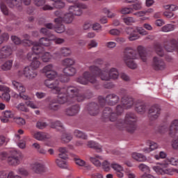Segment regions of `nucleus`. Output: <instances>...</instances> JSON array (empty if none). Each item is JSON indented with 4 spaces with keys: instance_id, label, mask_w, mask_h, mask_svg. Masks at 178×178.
I'll return each mask as SVG.
<instances>
[{
    "instance_id": "obj_16",
    "label": "nucleus",
    "mask_w": 178,
    "mask_h": 178,
    "mask_svg": "<svg viewBox=\"0 0 178 178\" xmlns=\"http://www.w3.org/2000/svg\"><path fill=\"white\" fill-rule=\"evenodd\" d=\"M25 40H22V44L26 47H30V45H40V47H45V38H41L39 40V43L33 42L30 40V35L25 34L24 35Z\"/></svg>"
},
{
    "instance_id": "obj_29",
    "label": "nucleus",
    "mask_w": 178,
    "mask_h": 178,
    "mask_svg": "<svg viewBox=\"0 0 178 178\" xmlns=\"http://www.w3.org/2000/svg\"><path fill=\"white\" fill-rule=\"evenodd\" d=\"M47 126H49L51 129H56V130H63V125L62 124V122L59 121L51 122L47 124H46V127Z\"/></svg>"
},
{
    "instance_id": "obj_3",
    "label": "nucleus",
    "mask_w": 178,
    "mask_h": 178,
    "mask_svg": "<svg viewBox=\"0 0 178 178\" xmlns=\"http://www.w3.org/2000/svg\"><path fill=\"white\" fill-rule=\"evenodd\" d=\"M103 70L99 67L93 65L89 67V71L84 72L82 76L76 79L77 83L87 86L88 83L95 84L97 83V77H100L101 80L109 81L111 79L116 80L119 77V71L115 67H112L108 70L109 64H106Z\"/></svg>"
},
{
    "instance_id": "obj_22",
    "label": "nucleus",
    "mask_w": 178,
    "mask_h": 178,
    "mask_svg": "<svg viewBox=\"0 0 178 178\" xmlns=\"http://www.w3.org/2000/svg\"><path fill=\"white\" fill-rule=\"evenodd\" d=\"M178 134V120H174L170 126L169 136L175 137Z\"/></svg>"
},
{
    "instance_id": "obj_44",
    "label": "nucleus",
    "mask_w": 178,
    "mask_h": 178,
    "mask_svg": "<svg viewBox=\"0 0 178 178\" xmlns=\"http://www.w3.org/2000/svg\"><path fill=\"white\" fill-rule=\"evenodd\" d=\"M123 22L127 26H130L131 24H133V23H136V19L133 18V17H127L123 18Z\"/></svg>"
},
{
    "instance_id": "obj_48",
    "label": "nucleus",
    "mask_w": 178,
    "mask_h": 178,
    "mask_svg": "<svg viewBox=\"0 0 178 178\" xmlns=\"http://www.w3.org/2000/svg\"><path fill=\"white\" fill-rule=\"evenodd\" d=\"M120 12L122 15H129L130 13H133V8L124 7L121 9Z\"/></svg>"
},
{
    "instance_id": "obj_45",
    "label": "nucleus",
    "mask_w": 178,
    "mask_h": 178,
    "mask_svg": "<svg viewBox=\"0 0 178 178\" xmlns=\"http://www.w3.org/2000/svg\"><path fill=\"white\" fill-rule=\"evenodd\" d=\"M155 49L157 55L159 56H163V49H162V46L161 44L157 43L155 44Z\"/></svg>"
},
{
    "instance_id": "obj_40",
    "label": "nucleus",
    "mask_w": 178,
    "mask_h": 178,
    "mask_svg": "<svg viewBox=\"0 0 178 178\" xmlns=\"http://www.w3.org/2000/svg\"><path fill=\"white\" fill-rule=\"evenodd\" d=\"M175 30V25L168 24L161 28V31L163 33H169V31H173Z\"/></svg>"
},
{
    "instance_id": "obj_6",
    "label": "nucleus",
    "mask_w": 178,
    "mask_h": 178,
    "mask_svg": "<svg viewBox=\"0 0 178 178\" xmlns=\"http://www.w3.org/2000/svg\"><path fill=\"white\" fill-rule=\"evenodd\" d=\"M141 59L143 62H147V53L143 46H138L137 51L130 47H127L124 50V60L128 67L136 69L137 64L134 59Z\"/></svg>"
},
{
    "instance_id": "obj_12",
    "label": "nucleus",
    "mask_w": 178,
    "mask_h": 178,
    "mask_svg": "<svg viewBox=\"0 0 178 178\" xmlns=\"http://www.w3.org/2000/svg\"><path fill=\"white\" fill-rule=\"evenodd\" d=\"M7 162L10 166H17L20 165V161L23 159V154L17 150H10V155L7 154Z\"/></svg>"
},
{
    "instance_id": "obj_19",
    "label": "nucleus",
    "mask_w": 178,
    "mask_h": 178,
    "mask_svg": "<svg viewBox=\"0 0 178 178\" xmlns=\"http://www.w3.org/2000/svg\"><path fill=\"white\" fill-rule=\"evenodd\" d=\"M22 3L29 6L31 3V0H9L8 6L9 8H17V9H20V8H22Z\"/></svg>"
},
{
    "instance_id": "obj_52",
    "label": "nucleus",
    "mask_w": 178,
    "mask_h": 178,
    "mask_svg": "<svg viewBox=\"0 0 178 178\" xmlns=\"http://www.w3.org/2000/svg\"><path fill=\"white\" fill-rule=\"evenodd\" d=\"M0 34H1V30H0ZM8 40H9V34L4 33L0 35V45L4 41H8Z\"/></svg>"
},
{
    "instance_id": "obj_58",
    "label": "nucleus",
    "mask_w": 178,
    "mask_h": 178,
    "mask_svg": "<svg viewBox=\"0 0 178 178\" xmlns=\"http://www.w3.org/2000/svg\"><path fill=\"white\" fill-rule=\"evenodd\" d=\"M121 33H122V31L116 29H113L109 31V33L111 35H120Z\"/></svg>"
},
{
    "instance_id": "obj_64",
    "label": "nucleus",
    "mask_w": 178,
    "mask_h": 178,
    "mask_svg": "<svg viewBox=\"0 0 178 178\" xmlns=\"http://www.w3.org/2000/svg\"><path fill=\"white\" fill-rule=\"evenodd\" d=\"M174 137H177V138L172 141V145L174 149H178V134L177 136H175Z\"/></svg>"
},
{
    "instance_id": "obj_17",
    "label": "nucleus",
    "mask_w": 178,
    "mask_h": 178,
    "mask_svg": "<svg viewBox=\"0 0 178 178\" xmlns=\"http://www.w3.org/2000/svg\"><path fill=\"white\" fill-rule=\"evenodd\" d=\"M161 115V107L158 104L152 106L149 109V117L150 120H155Z\"/></svg>"
},
{
    "instance_id": "obj_53",
    "label": "nucleus",
    "mask_w": 178,
    "mask_h": 178,
    "mask_svg": "<svg viewBox=\"0 0 178 178\" xmlns=\"http://www.w3.org/2000/svg\"><path fill=\"white\" fill-rule=\"evenodd\" d=\"M34 138L38 140L39 141H42V140H44L45 138V135L41 132H36L34 134Z\"/></svg>"
},
{
    "instance_id": "obj_57",
    "label": "nucleus",
    "mask_w": 178,
    "mask_h": 178,
    "mask_svg": "<svg viewBox=\"0 0 178 178\" xmlns=\"http://www.w3.org/2000/svg\"><path fill=\"white\" fill-rule=\"evenodd\" d=\"M164 8L166 10L169 9V10H171L172 12H175V10H177L178 7L177 6L175 5H165L164 6Z\"/></svg>"
},
{
    "instance_id": "obj_15",
    "label": "nucleus",
    "mask_w": 178,
    "mask_h": 178,
    "mask_svg": "<svg viewBox=\"0 0 178 178\" xmlns=\"http://www.w3.org/2000/svg\"><path fill=\"white\" fill-rule=\"evenodd\" d=\"M51 41H55L56 44H63V42H65L64 39L60 38H56V36H55V35L52 34L51 33H48V31H46V47H49V45H51Z\"/></svg>"
},
{
    "instance_id": "obj_20",
    "label": "nucleus",
    "mask_w": 178,
    "mask_h": 178,
    "mask_svg": "<svg viewBox=\"0 0 178 178\" xmlns=\"http://www.w3.org/2000/svg\"><path fill=\"white\" fill-rule=\"evenodd\" d=\"M12 55V48L10 46H3L0 49V62H2L3 59H7Z\"/></svg>"
},
{
    "instance_id": "obj_1",
    "label": "nucleus",
    "mask_w": 178,
    "mask_h": 178,
    "mask_svg": "<svg viewBox=\"0 0 178 178\" xmlns=\"http://www.w3.org/2000/svg\"><path fill=\"white\" fill-rule=\"evenodd\" d=\"M98 99L99 106L94 102L90 103L88 105L87 109L88 113L91 116H96L101 111H103V119H108L110 122H115V120H118V115H122L124 109H130V108L134 105V99L124 95L122 97L121 105L117 106L115 113H113L111 108L106 106L109 105L110 106H113L116 105L120 99L119 96L115 93H111L107 95L106 97L99 96Z\"/></svg>"
},
{
    "instance_id": "obj_32",
    "label": "nucleus",
    "mask_w": 178,
    "mask_h": 178,
    "mask_svg": "<svg viewBox=\"0 0 178 178\" xmlns=\"http://www.w3.org/2000/svg\"><path fill=\"white\" fill-rule=\"evenodd\" d=\"M135 111L138 113H144L147 111V105L141 103L135 104Z\"/></svg>"
},
{
    "instance_id": "obj_42",
    "label": "nucleus",
    "mask_w": 178,
    "mask_h": 178,
    "mask_svg": "<svg viewBox=\"0 0 178 178\" xmlns=\"http://www.w3.org/2000/svg\"><path fill=\"white\" fill-rule=\"evenodd\" d=\"M60 54L63 56H69L72 54V50L70 48L64 47L60 50Z\"/></svg>"
},
{
    "instance_id": "obj_35",
    "label": "nucleus",
    "mask_w": 178,
    "mask_h": 178,
    "mask_svg": "<svg viewBox=\"0 0 178 178\" xmlns=\"http://www.w3.org/2000/svg\"><path fill=\"white\" fill-rule=\"evenodd\" d=\"M76 63V61L73 58H67L62 61L63 66H66V67H70Z\"/></svg>"
},
{
    "instance_id": "obj_9",
    "label": "nucleus",
    "mask_w": 178,
    "mask_h": 178,
    "mask_svg": "<svg viewBox=\"0 0 178 178\" xmlns=\"http://www.w3.org/2000/svg\"><path fill=\"white\" fill-rule=\"evenodd\" d=\"M32 51L33 52H30L27 54V58L29 60H32L30 67L33 68V70H35L41 65V62H40V58L37 55H40V54L44 55L45 49L42 46L35 44L32 48Z\"/></svg>"
},
{
    "instance_id": "obj_56",
    "label": "nucleus",
    "mask_w": 178,
    "mask_h": 178,
    "mask_svg": "<svg viewBox=\"0 0 178 178\" xmlns=\"http://www.w3.org/2000/svg\"><path fill=\"white\" fill-rule=\"evenodd\" d=\"M11 40H12L13 42H14V44H15V45H19L20 44H23V41H22V40H20V38H17L15 35L11 36Z\"/></svg>"
},
{
    "instance_id": "obj_7",
    "label": "nucleus",
    "mask_w": 178,
    "mask_h": 178,
    "mask_svg": "<svg viewBox=\"0 0 178 178\" xmlns=\"http://www.w3.org/2000/svg\"><path fill=\"white\" fill-rule=\"evenodd\" d=\"M170 165L177 166L178 159L175 157L167 158L162 163H159L156 165L153 166L152 169L157 175H169L170 176H173L175 173L178 175V169L168 168Z\"/></svg>"
},
{
    "instance_id": "obj_24",
    "label": "nucleus",
    "mask_w": 178,
    "mask_h": 178,
    "mask_svg": "<svg viewBox=\"0 0 178 178\" xmlns=\"http://www.w3.org/2000/svg\"><path fill=\"white\" fill-rule=\"evenodd\" d=\"M74 161L78 166H81V168H85V169H87L89 170V169H91V165L87 162H86L84 160L74 156Z\"/></svg>"
},
{
    "instance_id": "obj_14",
    "label": "nucleus",
    "mask_w": 178,
    "mask_h": 178,
    "mask_svg": "<svg viewBox=\"0 0 178 178\" xmlns=\"http://www.w3.org/2000/svg\"><path fill=\"white\" fill-rule=\"evenodd\" d=\"M152 67L154 70H165L166 69V63L160 57L154 56L152 60Z\"/></svg>"
},
{
    "instance_id": "obj_60",
    "label": "nucleus",
    "mask_w": 178,
    "mask_h": 178,
    "mask_svg": "<svg viewBox=\"0 0 178 178\" xmlns=\"http://www.w3.org/2000/svg\"><path fill=\"white\" fill-rule=\"evenodd\" d=\"M98 47V43L95 40H92L88 45V48L91 49V48H96Z\"/></svg>"
},
{
    "instance_id": "obj_63",
    "label": "nucleus",
    "mask_w": 178,
    "mask_h": 178,
    "mask_svg": "<svg viewBox=\"0 0 178 178\" xmlns=\"http://www.w3.org/2000/svg\"><path fill=\"white\" fill-rule=\"evenodd\" d=\"M54 58V56L51 54L49 52H46L45 53V62H50L52 60V58Z\"/></svg>"
},
{
    "instance_id": "obj_38",
    "label": "nucleus",
    "mask_w": 178,
    "mask_h": 178,
    "mask_svg": "<svg viewBox=\"0 0 178 178\" xmlns=\"http://www.w3.org/2000/svg\"><path fill=\"white\" fill-rule=\"evenodd\" d=\"M17 173L20 176H23V177H27V176L30 175V172H29V170H27V169L23 167L19 168L17 170Z\"/></svg>"
},
{
    "instance_id": "obj_51",
    "label": "nucleus",
    "mask_w": 178,
    "mask_h": 178,
    "mask_svg": "<svg viewBox=\"0 0 178 178\" xmlns=\"http://www.w3.org/2000/svg\"><path fill=\"white\" fill-rule=\"evenodd\" d=\"M4 118L8 119H14L15 118V113L10 111H6L3 113Z\"/></svg>"
},
{
    "instance_id": "obj_13",
    "label": "nucleus",
    "mask_w": 178,
    "mask_h": 178,
    "mask_svg": "<svg viewBox=\"0 0 178 178\" xmlns=\"http://www.w3.org/2000/svg\"><path fill=\"white\" fill-rule=\"evenodd\" d=\"M18 76H19V77L24 76L26 79L33 80V79H35V77H37V72H35L34 69L31 68V67L27 66L25 67L22 71L18 72Z\"/></svg>"
},
{
    "instance_id": "obj_55",
    "label": "nucleus",
    "mask_w": 178,
    "mask_h": 178,
    "mask_svg": "<svg viewBox=\"0 0 178 178\" xmlns=\"http://www.w3.org/2000/svg\"><path fill=\"white\" fill-rule=\"evenodd\" d=\"M152 12H154V10L152 8H149L146 11H140V12L135 13L134 15L136 16H139L140 17H141L142 16L145 15V13H152Z\"/></svg>"
},
{
    "instance_id": "obj_5",
    "label": "nucleus",
    "mask_w": 178,
    "mask_h": 178,
    "mask_svg": "<svg viewBox=\"0 0 178 178\" xmlns=\"http://www.w3.org/2000/svg\"><path fill=\"white\" fill-rule=\"evenodd\" d=\"M87 9V5L83 3H77L74 6H70L69 7V13L65 14L62 12V10H58L55 12V15L57 16V18L54 19L55 23H59L62 22L70 24L73 22L74 16H81L83 15V10Z\"/></svg>"
},
{
    "instance_id": "obj_23",
    "label": "nucleus",
    "mask_w": 178,
    "mask_h": 178,
    "mask_svg": "<svg viewBox=\"0 0 178 178\" xmlns=\"http://www.w3.org/2000/svg\"><path fill=\"white\" fill-rule=\"evenodd\" d=\"M54 3V8H56L57 9H61V8H65V1L63 0H51ZM67 2L70 3H74L76 5L77 1L79 0H67Z\"/></svg>"
},
{
    "instance_id": "obj_41",
    "label": "nucleus",
    "mask_w": 178,
    "mask_h": 178,
    "mask_svg": "<svg viewBox=\"0 0 178 178\" xmlns=\"http://www.w3.org/2000/svg\"><path fill=\"white\" fill-rule=\"evenodd\" d=\"M15 123L18 124V126H24L26 124V120L21 117H16L13 118Z\"/></svg>"
},
{
    "instance_id": "obj_31",
    "label": "nucleus",
    "mask_w": 178,
    "mask_h": 178,
    "mask_svg": "<svg viewBox=\"0 0 178 178\" xmlns=\"http://www.w3.org/2000/svg\"><path fill=\"white\" fill-rule=\"evenodd\" d=\"M58 156L59 158H60L61 159H67V147H59L58 148Z\"/></svg>"
},
{
    "instance_id": "obj_28",
    "label": "nucleus",
    "mask_w": 178,
    "mask_h": 178,
    "mask_svg": "<svg viewBox=\"0 0 178 178\" xmlns=\"http://www.w3.org/2000/svg\"><path fill=\"white\" fill-rule=\"evenodd\" d=\"M147 144L149 147L143 149V152H145V154H148V152H151V151H154V149H156V148H158V143H156L155 142L149 140L147 142Z\"/></svg>"
},
{
    "instance_id": "obj_21",
    "label": "nucleus",
    "mask_w": 178,
    "mask_h": 178,
    "mask_svg": "<svg viewBox=\"0 0 178 178\" xmlns=\"http://www.w3.org/2000/svg\"><path fill=\"white\" fill-rule=\"evenodd\" d=\"M80 111V106L79 104H75L74 106L67 108L65 111V115L67 116H74L77 115Z\"/></svg>"
},
{
    "instance_id": "obj_61",
    "label": "nucleus",
    "mask_w": 178,
    "mask_h": 178,
    "mask_svg": "<svg viewBox=\"0 0 178 178\" xmlns=\"http://www.w3.org/2000/svg\"><path fill=\"white\" fill-rule=\"evenodd\" d=\"M157 131L161 134H163V133H166V131H168V127L165 125L159 127L157 129Z\"/></svg>"
},
{
    "instance_id": "obj_46",
    "label": "nucleus",
    "mask_w": 178,
    "mask_h": 178,
    "mask_svg": "<svg viewBox=\"0 0 178 178\" xmlns=\"http://www.w3.org/2000/svg\"><path fill=\"white\" fill-rule=\"evenodd\" d=\"M131 8H132L133 12H134V10H140V9L143 8L141 1H140V0H138L134 4L131 6Z\"/></svg>"
},
{
    "instance_id": "obj_50",
    "label": "nucleus",
    "mask_w": 178,
    "mask_h": 178,
    "mask_svg": "<svg viewBox=\"0 0 178 178\" xmlns=\"http://www.w3.org/2000/svg\"><path fill=\"white\" fill-rule=\"evenodd\" d=\"M17 109L21 111L22 112H29V108L23 103H20L17 106Z\"/></svg>"
},
{
    "instance_id": "obj_26",
    "label": "nucleus",
    "mask_w": 178,
    "mask_h": 178,
    "mask_svg": "<svg viewBox=\"0 0 178 178\" xmlns=\"http://www.w3.org/2000/svg\"><path fill=\"white\" fill-rule=\"evenodd\" d=\"M111 168L115 170L118 177L122 178L124 175L123 174V167L118 163H111Z\"/></svg>"
},
{
    "instance_id": "obj_62",
    "label": "nucleus",
    "mask_w": 178,
    "mask_h": 178,
    "mask_svg": "<svg viewBox=\"0 0 178 178\" xmlns=\"http://www.w3.org/2000/svg\"><path fill=\"white\" fill-rule=\"evenodd\" d=\"M155 159H163L165 158H166V153L163 152H160L159 155H155L154 156Z\"/></svg>"
},
{
    "instance_id": "obj_43",
    "label": "nucleus",
    "mask_w": 178,
    "mask_h": 178,
    "mask_svg": "<svg viewBox=\"0 0 178 178\" xmlns=\"http://www.w3.org/2000/svg\"><path fill=\"white\" fill-rule=\"evenodd\" d=\"M74 136L76 137H78V138H82L83 140H87V135L86 134L83 133V131L79 130H75L74 131Z\"/></svg>"
},
{
    "instance_id": "obj_39",
    "label": "nucleus",
    "mask_w": 178,
    "mask_h": 178,
    "mask_svg": "<svg viewBox=\"0 0 178 178\" xmlns=\"http://www.w3.org/2000/svg\"><path fill=\"white\" fill-rule=\"evenodd\" d=\"M73 138V136L70 134L63 133L61 136V141L63 143H70Z\"/></svg>"
},
{
    "instance_id": "obj_18",
    "label": "nucleus",
    "mask_w": 178,
    "mask_h": 178,
    "mask_svg": "<svg viewBox=\"0 0 178 178\" xmlns=\"http://www.w3.org/2000/svg\"><path fill=\"white\" fill-rule=\"evenodd\" d=\"M62 23V22H56V26H54V24H52L51 23L46 24V31L47 29H49V30H54V29L56 33H58V34H61V33H65V25H63Z\"/></svg>"
},
{
    "instance_id": "obj_8",
    "label": "nucleus",
    "mask_w": 178,
    "mask_h": 178,
    "mask_svg": "<svg viewBox=\"0 0 178 178\" xmlns=\"http://www.w3.org/2000/svg\"><path fill=\"white\" fill-rule=\"evenodd\" d=\"M137 117L134 113H128L126 114L125 120H118L115 122V127L119 129V130H124V129L128 131V133H134L136 129H137Z\"/></svg>"
},
{
    "instance_id": "obj_4",
    "label": "nucleus",
    "mask_w": 178,
    "mask_h": 178,
    "mask_svg": "<svg viewBox=\"0 0 178 178\" xmlns=\"http://www.w3.org/2000/svg\"><path fill=\"white\" fill-rule=\"evenodd\" d=\"M76 68L72 67H66L63 69V73L65 75L58 76V74L54 70L52 65H46L45 67V76L46 83L48 80H56L55 83H53L54 86L59 87L60 83H67L69 81V77L74 76L76 74Z\"/></svg>"
},
{
    "instance_id": "obj_37",
    "label": "nucleus",
    "mask_w": 178,
    "mask_h": 178,
    "mask_svg": "<svg viewBox=\"0 0 178 178\" xmlns=\"http://www.w3.org/2000/svg\"><path fill=\"white\" fill-rule=\"evenodd\" d=\"M132 158L133 159H135V161H138V162H144V161L146 159L143 154L137 152L132 154Z\"/></svg>"
},
{
    "instance_id": "obj_25",
    "label": "nucleus",
    "mask_w": 178,
    "mask_h": 178,
    "mask_svg": "<svg viewBox=\"0 0 178 178\" xmlns=\"http://www.w3.org/2000/svg\"><path fill=\"white\" fill-rule=\"evenodd\" d=\"M31 169L33 170L35 173H42V172H44V165L35 162L31 165Z\"/></svg>"
},
{
    "instance_id": "obj_11",
    "label": "nucleus",
    "mask_w": 178,
    "mask_h": 178,
    "mask_svg": "<svg viewBox=\"0 0 178 178\" xmlns=\"http://www.w3.org/2000/svg\"><path fill=\"white\" fill-rule=\"evenodd\" d=\"M127 34H128V39L129 41H136L140 38V34L141 35H147L148 32L143 29V27L136 26L134 29L131 27H128L126 30Z\"/></svg>"
},
{
    "instance_id": "obj_10",
    "label": "nucleus",
    "mask_w": 178,
    "mask_h": 178,
    "mask_svg": "<svg viewBox=\"0 0 178 178\" xmlns=\"http://www.w3.org/2000/svg\"><path fill=\"white\" fill-rule=\"evenodd\" d=\"M13 86L15 90H17V91L19 92V98H22V99H24L26 101L25 104L26 106H29V108H31L32 109L38 108V106H37V104H35L34 102L30 100L31 98L29 97V96L24 95V92H26V88L22 83L17 82L16 81H13Z\"/></svg>"
},
{
    "instance_id": "obj_47",
    "label": "nucleus",
    "mask_w": 178,
    "mask_h": 178,
    "mask_svg": "<svg viewBox=\"0 0 178 178\" xmlns=\"http://www.w3.org/2000/svg\"><path fill=\"white\" fill-rule=\"evenodd\" d=\"M111 167H112V164L108 162V161H104L102 163V168L105 172H109V170H111Z\"/></svg>"
},
{
    "instance_id": "obj_30",
    "label": "nucleus",
    "mask_w": 178,
    "mask_h": 178,
    "mask_svg": "<svg viewBox=\"0 0 178 178\" xmlns=\"http://www.w3.org/2000/svg\"><path fill=\"white\" fill-rule=\"evenodd\" d=\"M88 147H89V148H93L94 149H96L97 152H101V151H102V147L101 145L92 140L88 142Z\"/></svg>"
},
{
    "instance_id": "obj_34",
    "label": "nucleus",
    "mask_w": 178,
    "mask_h": 178,
    "mask_svg": "<svg viewBox=\"0 0 178 178\" xmlns=\"http://www.w3.org/2000/svg\"><path fill=\"white\" fill-rule=\"evenodd\" d=\"M12 66H13V60H8L1 65V70L8 72L12 69Z\"/></svg>"
},
{
    "instance_id": "obj_36",
    "label": "nucleus",
    "mask_w": 178,
    "mask_h": 178,
    "mask_svg": "<svg viewBox=\"0 0 178 178\" xmlns=\"http://www.w3.org/2000/svg\"><path fill=\"white\" fill-rule=\"evenodd\" d=\"M56 165L61 168L62 169H66L67 168V163L66 162V159H57L56 160Z\"/></svg>"
},
{
    "instance_id": "obj_54",
    "label": "nucleus",
    "mask_w": 178,
    "mask_h": 178,
    "mask_svg": "<svg viewBox=\"0 0 178 178\" xmlns=\"http://www.w3.org/2000/svg\"><path fill=\"white\" fill-rule=\"evenodd\" d=\"M0 97H1V99L6 101V102L10 101V95L9 94V92H4Z\"/></svg>"
},
{
    "instance_id": "obj_27",
    "label": "nucleus",
    "mask_w": 178,
    "mask_h": 178,
    "mask_svg": "<svg viewBox=\"0 0 178 178\" xmlns=\"http://www.w3.org/2000/svg\"><path fill=\"white\" fill-rule=\"evenodd\" d=\"M8 1L9 0H0V9L2 13L5 15V16H8L9 15V10L6 6V4L8 5Z\"/></svg>"
},
{
    "instance_id": "obj_59",
    "label": "nucleus",
    "mask_w": 178,
    "mask_h": 178,
    "mask_svg": "<svg viewBox=\"0 0 178 178\" xmlns=\"http://www.w3.org/2000/svg\"><path fill=\"white\" fill-rule=\"evenodd\" d=\"M92 29L95 31H97V33L99 31H102V26H101V24H98V23H95L92 25Z\"/></svg>"
},
{
    "instance_id": "obj_33",
    "label": "nucleus",
    "mask_w": 178,
    "mask_h": 178,
    "mask_svg": "<svg viewBox=\"0 0 178 178\" xmlns=\"http://www.w3.org/2000/svg\"><path fill=\"white\" fill-rule=\"evenodd\" d=\"M90 161L93 163V165H95V166L99 167L101 166V161H103V159L102 156L96 155L94 157H90Z\"/></svg>"
},
{
    "instance_id": "obj_49",
    "label": "nucleus",
    "mask_w": 178,
    "mask_h": 178,
    "mask_svg": "<svg viewBox=\"0 0 178 178\" xmlns=\"http://www.w3.org/2000/svg\"><path fill=\"white\" fill-rule=\"evenodd\" d=\"M140 170H141L142 172H144L145 173H149V167H148L147 165L144 164V163H141L138 166Z\"/></svg>"
},
{
    "instance_id": "obj_2",
    "label": "nucleus",
    "mask_w": 178,
    "mask_h": 178,
    "mask_svg": "<svg viewBox=\"0 0 178 178\" xmlns=\"http://www.w3.org/2000/svg\"><path fill=\"white\" fill-rule=\"evenodd\" d=\"M46 86L49 88L53 89L52 92L58 94L57 102H52L49 104V108L51 111H58L60 108V105L58 104V103L70 105L73 102H81L87 98V96L83 93V90L80 88L74 86L60 88L56 85H54V82L50 84L46 82Z\"/></svg>"
}]
</instances>
